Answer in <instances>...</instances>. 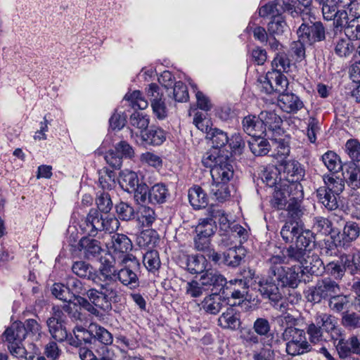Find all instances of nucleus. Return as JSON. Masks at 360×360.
I'll use <instances>...</instances> for the list:
<instances>
[{
	"label": "nucleus",
	"mask_w": 360,
	"mask_h": 360,
	"mask_svg": "<svg viewBox=\"0 0 360 360\" xmlns=\"http://www.w3.org/2000/svg\"><path fill=\"white\" fill-rule=\"evenodd\" d=\"M275 321L283 328L281 339L285 342V352L292 356H300L311 351L306 332L298 328V320L289 313L278 316Z\"/></svg>",
	"instance_id": "obj_1"
},
{
	"label": "nucleus",
	"mask_w": 360,
	"mask_h": 360,
	"mask_svg": "<svg viewBox=\"0 0 360 360\" xmlns=\"http://www.w3.org/2000/svg\"><path fill=\"white\" fill-rule=\"evenodd\" d=\"M286 257L284 254L271 256L266 260V264L269 267L268 274L274 276L278 285L282 287H290L295 288L300 283L302 278L301 267L300 266H293L285 269L283 266Z\"/></svg>",
	"instance_id": "obj_2"
},
{
	"label": "nucleus",
	"mask_w": 360,
	"mask_h": 360,
	"mask_svg": "<svg viewBox=\"0 0 360 360\" xmlns=\"http://www.w3.org/2000/svg\"><path fill=\"white\" fill-rule=\"evenodd\" d=\"M119 226L120 222L115 217L108 216L103 218L97 210L93 209L80 224L82 232L89 236H95L101 231L114 232L118 229Z\"/></svg>",
	"instance_id": "obj_3"
},
{
	"label": "nucleus",
	"mask_w": 360,
	"mask_h": 360,
	"mask_svg": "<svg viewBox=\"0 0 360 360\" xmlns=\"http://www.w3.org/2000/svg\"><path fill=\"white\" fill-rule=\"evenodd\" d=\"M86 296L89 300L103 311H110L112 309V302H119L121 299L116 282L101 284L100 290L91 288L87 290Z\"/></svg>",
	"instance_id": "obj_4"
},
{
	"label": "nucleus",
	"mask_w": 360,
	"mask_h": 360,
	"mask_svg": "<svg viewBox=\"0 0 360 360\" xmlns=\"http://www.w3.org/2000/svg\"><path fill=\"white\" fill-rule=\"evenodd\" d=\"M117 263L121 266V268L117 271V281L130 289H135L139 287L138 272L141 266L139 261L136 257H129L124 262L120 261Z\"/></svg>",
	"instance_id": "obj_5"
},
{
	"label": "nucleus",
	"mask_w": 360,
	"mask_h": 360,
	"mask_svg": "<svg viewBox=\"0 0 360 360\" xmlns=\"http://www.w3.org/2000/svg\"><path fill=\"white\" fill-rule=\"evenodd\" d=\"M339 292L340 288L335 281L324 278L318 281L314 286L309 288L305 292V297L309 302L319 303L322 300L330 299Z\"/></svg>",
	"instance_id": "obj_6"
},
{
	"label": "nucleus",
	"mask_w": 360,
	"mask_h": 360,
	"mask_svg": "<svg viewBox=\"0 0 360 360\" xmlns=\"http://www.w3.org/2000/svg\"><path fill=\"white\" fill-rule=\"evenodd\" d=\"M109 251L111 252L115 262L123 261L128 257H135L130 254L133 244L130 238L122 233H114L111 236L110 242L108 244Z\"/></svg>",
	"instance_id": "obj_7"
},
{
	"label": "nucleus",
	"mask_w": 360,
	"mask_h": 360,
	"mask_svg": "<svg viewBox=\"0 0 360 360\" xmlns=\"http://www.w3.org/2000/svg\"><path fill=\"white\" fill-rule=\"evenodd\" d=\"M297 34L301 41L311 45L325 39L326 30L320 21L311 24L302 22L297 30Z\"/></svg>",
	"instance_id": "obj_8"
},
{
	"label": "nucleus",
	"mask_w": 360,
	"mask_h": 360,
	"mask_svg": "<svg viewBox=\"0 0 360 360\" xmlns=\"http://www.w3.org/2000/svg\"><path fill=\"white\" fill-rule=\"evenodd\" d=\"M279 175V182L300 181L304 176V170L297 161L288 160L281 165Z\"/></svg>",
	"instance_id": "obj_9"
},
{
	"label": "nucleus",
	"mask_w": 360,
	"mask_h": 360,
	"mask_svg": "<svg viewBox=\"0 0 360 360\" xmlns=\"http://www.w3.org/2000/svg\"><path fill=\"white\" fill-rule=\"evenodd\" d=\"M259 119L266 127V134H264L268 139L278 140L276 135H280L282 130L281 125L282 124L281 118L272 111H262L259 115Z\"/></svg>",
	"instance_id": "obj_10"
},
{
	"label": "nucleus",
	"mask_w": 360,
	"mask_h": 360,
	"mask_svg": "<svg viewBox=\"0 0 360 360\" xmlns=\"http://www.w3.org/2000/svg\"><path fill=\"white\" fill-rule=\"evenodd\" d=\"M219 163L210 169L212 182L229 183L233 176V165L227 158H221Z\"/></svg>",
	"instance_id": "obj_11"
},
{
	"label": "nucleus",
	"mask_w": 360,
	"mask_h": 360,
	"mask_svg": "<svg viewBox=\"0 0 360 360\" xmlns=\"http://www.w3.org/2000/svg\"><path fill=\"white\" fill-rule=\"evenodd\" d=\"M322 330L328 334L332 339L337 340L340 336L341 328L338 326L337 319L326 313H317L314 321Z\"/></svg>",
	"instance_id": "obj_12"
},
{
	"label": "nucleus",
	"mask_w": 360,
	"mask_h": 360,
	"mask_svg": "<svg viewBox=\"0 0 360 360\" xmlns=\"http://www.w3.org/2000/svg\"><path fill=\"white\" fill-rule=\"evenodd\" d=\"M277 281L274 276L268 275L266 278L259 281V290L264 297L268 298L271 302H278L282 298Z\"/></svg>",
	"instance_id": "obj_13"
},
{
	"label": "nucleus",
	"mask_w": 360,
	"mask_h": 360,
	"mask_svg": "<svg viewBox=\"0 0 360 360\" xmlns=\"http://www.w3.org/2000/svg\"><path fill=\"white\" fill-rule=\"evenodd\" d=\"M200 281L205 288L212 287V291H220L226 284L225 277L215 269H207L204 271Z\"/></svg>",
	"instance_id": "obj_14"
},
{
	"label": "nucleus",
	"mask_w": 360,
	"mask_h": 360,
	"mask_svg": "<svg viewBox=\"0 0 360 360\" xmlns=\"http://www.w3.org/2000/svg\"><path fill=\"white\" fill-rule=\"evenodd\" d=\"M336 343V349L340 358H346L351 353L360 354V342L356 337L353 336L349 340L342 338V334L338 337Z\"/></svg>",
	"instance_id": "obj_15"
},
{
	"label": "nucleus",
	"mask_w": 360,
	"mask_h": 360,
	"mask_svg": "<svg viewBox=\"0 0 360 360\" xmlns=\"http://www.w3.org/2000/svg\"><path fill=\"white\" fill-rule=\"evenodd\" d=\"M300 266L301 267L302 276L305 274L319 276L325 269L323 261L317 255L314 253L309 254Z\"/></svg>",
	"instance_id": "obj_16"
},
{
	"label": "nucleus",
	"mask_w": 360,
	"mask_h": 360,
	"mask_svg": "<svg viewBox=\"0 0 360 360\" xmlns=\"http://www.w3.org/2000/svg\"><path fill=\"white\" fill-rule=\"evenodd\" d=\"M278 103L279 107L288 113H296L304 107L302 101L292 93L282 94Z\"/></svg>",
	"instance_id": "obj_17"
},
{
	"label": "nucleus",
	"mask_w": 360,
	"mask_h": 360,
	"mask_svg": "<svg viewBox=\"0 0 360 360\" xmlns=\"http://www.w3.org/2000/svg\"><path fill=\"white\" fill-rule=\"evenodd\" d=\"M243 127L245 132L252 138L263 136L266 134V127L262 122L254 115H248L243 120Z\"/></svg>",
	"instance_id": "obj_18"
},
{
	"label": "nucleus",
	"mask_w": 360,
	"mask_h": 360,
	"mask_svg": "<svg viewBox=\"0 0 360 360\" xmlns=\"http://www.w3.org/2000/svg\"><path fill=\"white\" fill-rule=\"evenodd\" d=\"M79 249L87 259L98 257L103 250L98 240L89 237L81 238Z\"/></svg>",
	"instance_id": "obj_19"
},
{
	"label": "nucleus",
	"mask_w": 360,
	"mask_h": 360,
	"mask_svg": "<svg viewBox=\"0 0 360 360\" xmlns=\"http://www.w3.org/2000/svg\"><path fill=\"white\" fill-rule=\"evenodd\" d=\"M252 328L263 340V345H272L274 341V335L270 333L271 325L266 319L257 318L254 321Z\"/></svg>",
	"instance_id": "obj_20"
},
{
	"label": "nucleus",
	"mask_w": 360,
	"mask_h": 360,
	"mask_svg": "<svg viewBox=\"0 0 360 360\" xmlns=\"http://www.w3.org/2000/svg\"><path fill=\"white\" fill-rule=\"evenodd\" d=\"M219 326L225 329L236 330L240 325V316L233 307H229L218 319Z\"/></svg>",
	"instance_id": "obj_21"
},
{
	"label": "nucleus",
	"mask_w": 360,
	"mask_h": 360,
	"mask_svg": "<svg viewBox=\"0 0 360 360\" xmlns=\"http://www.w3.org/2000/svg\"><path fill=\"white\" fill-rule=\"evenodd\" d=\"M101 265L99 268V279L103 283L116 282L117 271L115 267V262H110L105 257L101 258Z\"/></svg>",
	"instance_id": "obj_22"
},
{
	"label": "nucleus",
	"mask_w": 360,
	"mask_h": 360,
	"mask_svg": "<svg viewBox=\"0 0 360 360\" xmlns=\"http://www.w3.org/2000/svg\"><path fill=\"white\" fill-rule=\"evenodd\" d=\"M141 139L148 145L160 146L166 140V134L161 128L152 126L141 134Z\"/></svg>",
	"instance_id": "obj_23"
},
{
	"label": "nucleus",
	"mask_w": 360,
	"mask_h": 360,
	"mask_svg": "<svg viewBox=\"0 0 360 360\" xmlns=\"http://www.w3.org/2000/svg\"><path fill=\"white\" fill-rule=\"evenodd\" d=\"M117 180L120 187L129 193L132 192L139 183L136 173L128 169L121 171Z\"/></svg>",
	"instance_id": "obj_24"
},
{
	"label": "nucleus",
	"mask_w": 360,
	"mask_h": 360,
	"mask_svg": "<svg viewBox=\"0 0 360 360\" xmlns=\"http://www.w3.org/2000/svg\"><path fill=\"white\" fill-rule=\"evenodd\" d=\"M188 197L194 209L205 208L207 205V194L198 186H194L188 190Z\"/></svg>",
	"instance_id": "obj_25"
},
{
	"label": "nucleus",
	"mask_w": 360,
	"mask_h": 360,
	"mask_svg": "<svg viewBox=\"0 0 360 360\" xmlns=\"http://www.w3.org/2000/svg\"><path fill=\"white\" fill-rule=\"evenodd\" d=\"M301 223L285 222L281 230V236L286 243H294L303 229Z\"/></svg>",
	"instance_id": "obj_26"
},
{
	"label": "nucleus",
	"mask_w": 360,
	"mask_h": 360,
	"mask_svg": "<svg viewBox=\"0 0 360 360\" xmlns=\"http://www.w3.org/2000/svg\"><path fill=\"white\" fill-rule=\"evenodd\" d=\"M316 195L319 202H321L327 210H335L338 207V197L332 192H329L326 188L321 187L316 191Z\"/></svg>",
	"instance_id": "obj_27"
},
{
	"label": "nucleus",
	"mask_w": 360,
	"mask_h": 360,
	"mask_svg": "<svg viewBox=\"0 0 360 360\" xmlns=\"http://www.w3.org/2000/svg\"><path fill=\"white\" fill-rule=\"evenodd\" d=\"M243 255L242 248L236 245L224 252L223 263L227 266L236 267L240 264Z\"/></svg>",
	"instance_id": "obj_28"
},
{
	"label": "nucleus",
	"mask_w": 360,
	"mask_h": 360,
	"mask_svg": "<svg viewBox=\"0 0 360 360\" xmlns=\"http://www.w3.org/2000/svg\"><path fill=\"white\" fill-rule=\"evenodd\" d=\"M282 186L285 189L290 202H301L304 198L303 187L300 181H282Z\"/></svg>",
	"instance_id": "obj_29"
},
{
	"label": "nucleus",
	"mask_w": 360,
	"mask_h": 360,
	"mask_svg": "<svg viewBox=\"0 0 360 360\" xmlns=\"http://www.w3.org/2000/svg\"><path fill=\"white\" fill-rule=\"evenodd\" d=\"M169 195V191L164 184H155L149 189V202L152 204L163 203Z\"/></svg>",
	"instance_id": "obj_30"
},
{
	"label": "nucleus",
	"mask_w": 360,
	"mask_h": 360,
	"mask_svg": "<svg viewBox=\"0 0 360 360\" xmlns=\"http://www.w3.org/2000/svg\"><path fill=\"white\" fill-rule=\"evenodd\" d=\"M224 301L217 292L206 297L202 302V308L207 313L217 314L221 310Z\"/></svg>",
	"instance_id": "obj_31"
},
{
	"label": "nucleus",
	"mask_w": 360,
	"mask_h": 360,
	"mask_svg": "<svg viewBox=\"0 0 360 360\" xmlns=\"http://www.w3.org/2000/svg\"><path fill=\"white\" fill-rule=\"evenodd\" d=\"M207 260L202 255H189L186 259V269L193 274L205 271Z\"/></svg>",
	"instance_id": "obj_32"
},
{
	"label": "nucleus",
	"mask_w": 360,
	"mask_h": 360,
	"mask_svg": "<svg viewBox=\"0 0 360 360\" xmlns=\"http://www.w3.org/2000/svg\"><path fill=\"white\" fill-rule=\"evenodd\" d=\"M207 136L212 141V148L217 150L224 147L229 141L227 134L217 128H210Z\"/></svg>",
	"instance_id": "obj_33"
},
{
	"label": "nucleus",
	"mask_w": 360,
	"mask_h": 360,
	"mask_svg": "<svg viewBox=\"0 0 360 360\" xmlns=\"http://www.w3.org/2000/svg\"><path fill=\"white\" fill-rule=\"evenodd\" d=\"M27 328L22 323H14L11 327L8 328L4 335L6 341L22 342L26 337Z\"/></svg>",
	"instance_id": "obj_34"
},
{
	"label": "nucleus",
	"mask_w": 360,
	"mask_h": 360,
	"mask_svg": "<svg viewBox=\"0 0 360 360\" xmlns=\"http://www.w3.org/2000/svg\"><path fill=\"white\" fill-rule=\"evenodd\" d=\"M324 186L323 188L327 189L328 191L332 192L339 196L345 188V181L342 178L335 176L334 175H324Z\"/></svg>",
	"instance_id": "obj_35"
},
{
	"label": "nucleus",
	"mask_w": 360,
	"mask_h": 360,
	"mask_svg": "<svg viewBox=\"0 0 360 360\" xmlns=\"http://www.w3.org/2000/svg\"><path fill=\"white\" fill-rule=\"evenodd\" d=\"M217 230L216 221L211 217L200 220L195 228L197 236L209 238L214 235Z\"/></svg>",
	"instance_id": "obj_36"
},
{
	"label": "nucleus",
	"mask_w": 360,
	"mask_h": 360,
	"mask_svg": "<svg viewBox=\"0 0 360 360\" xmlns=\"http://www.w3.org/2000/svg\"><path fill=\"white\" fill-rule=\"evenodd\" d=\"M267 79L273 84L274 92L283 93L288 86L287 77L281 72L274 70L268 72Z\"/></svg>",
	"instance_id": "obj_37"
},
{
	"label": "nucleus",
	"mask_w": 360,
	"mask_h": 360,
	"mask_svg": "<svg viewBox=\"0 0 360 360\" xmlns=\"http://www.w3.org/2000/svg\"><path fill=\"white\" fill-rule=\"evenodd\" d=\"M207 216L211 217L213 220L218 219L221 229L227 231L231 228V224L224 212L218 206L211 205L207 210Z\"/></svg>",
	"instance_id": "obj_38"
},
{
	"label": "nucleus",
	"mask_w": 360,
	"mask_h": 360,
	"mask_svg": "<svg viewBox=\"0 0 360 360\" xmlns=\"http://www.w3.org/2000/svg\"><path fill=\"white\" fill-rule=\"evenodd\" d=\"M250 150L256 156H263L269 151V143L263 136L251 138L248 141Z\"/></svg>",
	"instance_id": "obj_39"
},
{
	"label": "nucleus",
	"mask_w": 360,
	"mask_h": 360,
	"mask_svg": "<svg viewBox=\"0 0 360 360\" xmlns=\"http://www.w3.org/2000/svg\"><path fill=\"white\" fill-rule=\"evenodd\" d=\"M350 301L347 296L340 294H335L329 299L328 307L334 312H341L349 309Z\"/></svg>",
	"instance_id": "obj_40"
},
{
	"label": "nucleus",
	"mask_w": 360,
	"mask_h": 360,
	"mask_svg": "<svg viewBox=\"0 0 360 360\" xmlns=\"http://www.w3.org/2000/svg\"><path fill=\"white\" fill-rule=\"evenodd\" d=\"M294 243L297 246L302 248L304 250L311 253V250L315 245L313 233L310 230L303 228Z\"/></svg>",
	"instance_id": "obj_41"
},
{
	"label": "nucleus",
	"mask_w": 360,
	"mask_h": 360,
	"mask_svg": "<svg viewBox=\"0 0 360 360\" xmlns=\"http://www.w3.org/2000/svg\"><path fill=\"white\" fill-rule=\"evenodd\" d=\"M143 263L148 271L152 273L157 271L161 265L158 252L155 250L147 251L143 255Z\"/></svg>",
	"instance_id": "obj_42"
},
{
	"label": "nucleus",
	"mask_w": 360,
	"mask_h": 360,
	"mask_svg": "<svg viewBox=\"0 0 360 360\" xmlns=\"http://www.w3.org/2000/svg\"><path fill=\"white\" fill-rule=\"evenodd\" d=\"M288 202L289 203V198L285 189L282 186V181L279 182V186H276L271 200V204L274 208L283 210L286 207Z\"/></svg>",
	"instance_id": "obj_43"
},
{
	"label": "nucleus",
	"mask_w": 360,
	"mask_h": 360,
	"mask_svg": "<svg viewBox=\"0 0 360 360\" xmlns=\"http://www.w3.org/2000/svg\"><path fill=\"white\" fill-rule=\"evenodd\" d=\"M91 333H93V339L97 340L105 345H110L113 341L112 334L96 323H91Z\"/></svg>",
	"instance_id": "obj_44"
},
{
	"label": "nucleus",
	"mask_w": 360,
	"mask_h": 360,
	"mask_svg": "<svg viewBox=\"0 0 360 360\" xmlns=\"http://www.w3.org/2000/svg\"><path fill=\"white\" fill-rule=\"evenodd\" d=\"M240 339L246 347H252L258 345L259 342L263 344V340L256 333L255 330L249 328H243L240 330Z\"/></svg>",
	"instance_id": "obj_45"
},
{
	"label": "nucleus",
	"mask_w": 360,
	"mask_h": 360,
	"mask_svg": "<svg viewBox=\"0 0 360 360\" xmlns=\"http://www.w3.org/2000/svg\"><path fill=\"white\" fill-rule=\"evenodd\" d=\"M349 186L353 188H360V167L355 162H350L345 171Z\"/></svg>",
	"instance_id": "obj_46"
},
{
	"label": "nucleus",
	"mask_w": 360,
	"mask_h": 360,
	"mask_svg": "<svg viewBox=\"0 0 360 360\" xmlns=\"http://www.w3.org/2000/svg\"><path fill=\"white\" fill-rule=\"evenodd\" d=\"M340 262L344 265L345 271L354 274L360 271V252L354 254L352 257L342 255L340 257Z\"/></svg>",
	"instance_id": "obj_47"
},
{
	"label": "nucleus",
	"mask_w": 360,
	"mask_h": 360,
	"mask_svg": "<svg viewBox=\"0 0 360 360\" xmlns=\"http://www.w3.org/2000/svg\"><path fill=\"white\" fill-rule=\"evenodd\" d=\"M155 210L146 205H141L138 209V218L143 226L149 227L156 219Z\"/></svg>",
	"instance_id": "obj_48"
},
{
	"label": "nucleus",
	"mask_w": 360,
	"mask_h": 360,
	"mask_svg": "<svg viewBox=\"0 0 360 360\" xmlns=\"http://www.w3.org/2000/svg\"><path fill=\"white\" fill-rule=\"evenodd\" d=\"M286 212L288 218L286 222L300 223L301 218L304 215V209L301 206V202H290Z\"/></svg>",
	"instance_id": "obj_49"
},
{
	"label": "nucleus",
	"mask_w": 360,
	"mask_h": 360,
	"mask_svg": "<svg viewBox=\"0 0 360 360\" xmlns=\"http://www.w3.org/2000/svg\"><path fill=\"white\" fill-rule=\"evenodd\" d=\"M353 7L349 9H340L333 20L334 27L336 29H344L345 31V27L347 26L350 19L356 15V13L352 12Z\"/></svg>",
	"instance_id": "obj_50"
},
{
	"label": "nucleus",
	"mask_w": 360,
	"mask_h": 360,
	"mask_svg": "<svg viewBox=\"0 0 360 360\" xmlns=\"http://www.w3.org/2000/svg\"><path fill=\"white\" fill-rule=\"evenodd\" d=\"M98 182L103 189L111 190L115 188L116 174L113 171L103 168L98 172Z\"/></svg>",
	"instance_id": "obj_51"
},
{
	"label": "nucleus",
	"mask_w": 360,
	"mask_h": 360,
	"mask_svg": "<svg viewBox=\"0 0 360 360\" xmlns=\"http://www.w3.org/2000/svg\"><path fill=\"white\" fill-rule=\"evenodd\" d=\"M210 193L219 202L228 200L231 196L229 183L212 182L210 186Z\"/></svg>",
	"instance_id": "obj_52"
},
{
	"label": "nucleus",
	"mask_w": 360,
	"mask_h": 360,
	"mask_svg": "<svg viewBox=\"0 0 360 360\" xmlns=\"http://www.w3.org/2000/svg\"><path fill=\"white\" fill-rule=\"evenodd\" d=\"M348 37L337 39L335 42V52L340 57H348L354 51V46Z\"/></svg>",
	"instance_id": "obj_53"
},
{
	"label": "nucleus",
	"mask_w": 360,
	"mask_h": 360,
	"mask_svg": "<svg viewBox=\"0 0 360 360\" xmlns=\"http://www.w3.org/2000/svg\"><path fill=\"white\" fill-rule=\"evenodd\" d=\"M290 65V59L284 51L278 52L271 62L272 70L281 73L288 72Z\"/></svg>",
	"instance_id": "obj_54"
},
{
	"label": "nucleus",
	"mask_w": 360,
	"mask_h": 360,
	"mask_svg": "<svg viewBox=\"0 0 360 360\" xmlns=\"http://www.w3.org/2000/svg\"><path fill=\"white\" fill-rule=\"evenodd\" d=\"M231 283L235 285L231 292V297L243 301L247 300L249 288L247 280L235 279L233 281H231Z\"/></svg>",
	"instance_id": "obj_55"
},
{
	"label": "nucleus",
	"mask_w": 360,
	"mask_h": 360,
	"mask_svg": "<svg viewBox=\"0 0 360 360\" xmlns=\"http://www.w3.org/2000/svg\"><path fill=\"white\" fill-rule=\"evenodd\" d=\"M46 325L53 338L57 341H63L67 336V333L63 328L62 324L55 318H50L46 321Z\"/></svg>",
	"instance_id": "obj_56"
},
{
	"label": "nucleus",
	"mask_w": 360,
	"mask_h": 360,
	"mask_svg": "<svg viewBox=\"0 0 360 360\" xmlns=\"http://www.w3.org/2000/svg\"><path fill=\"white\" fill-rule=\"evenodd\" d=\"M227 155H222L221 150L216 148H211L209 151L206 152L202 158V163L206 167L210 169L214 168V165L219 163V160H221V158H227Z\"/></svg>",
	"instance_id": "obj_57"
},
{
	"label": "nucleus",
	"mask_w": 360,
	"mask_h": 360,
	"mask_svg": "<svg viewBox=\"0 0 360 360\" xmlns=\"http://www.w3.org/2000/svg\"><path fill=\"white\" fill-rule=\"evenodd\" d=\"M345 34L352 40L360 39V14L350 19L349 24L345 27Z\"/></svg>",
	"instance_id": "obj_58"
},
{
	"label": "nucleus",
	"mask_w": 360,
	"mask_h": 360,
	"mask_svg": "<svg viewBox=\"0 0 360 360\" xmlns=\"http://www.w3.org/2000/svg\"><path fill=\"white\" fill-rule=\"evenodd\" d=\"M72 270L75 274L80 278L91 279L94 276L92 266L83 261L74 262Z\"/></svg>",
	"instance_id": "obj_59"
},
{
	"label": "nucleus",
	"mask_w": 360,
	"mask_h": 360,
	"mask_svg": "<svg viewBox=\"0 0 360 360\" xmlns=\"http://www.w3.org/2000/svg\"><path fill=\"white\" fill-rule=\"evenodd\" d=\"M322 160L330 172H338L342 167L338 156L333 151H328L323 154Z\"/></svg>",
	"instance_id": "obj_60"
},
{
	"label": "nucleus",
	"mask_w": 360,
	"mask_h": 360,
	"mask_svg": "<svg viewBox=\"0 0 360 360\" xmlns=\"http://www.w3.org/2000/svg\"><path fill=\"white\" fill-rule=\"evenodd\" d=\"M124 99L130 102V105L133 108L144 110L148 105V101L142 96L140 91L127 94Z\"/></svg>",
	"instance_id": "obj_61"
},
{
	"label": "nucleus",
	"mask_w": 360,
	"mask_h": 360,
	"mask_svg": "<svg viewBox=\"0 0 360 360\" xmlns=\"http://www.w3.org/2000/svg\"><path fill=\"white\" fill-rule=\"evenodd\" d=\"M130 124L141 130V134L143 133V130H146L150 123L149 117L142 112H134L132 113L129 118Z\"/></svg>",
	"instance_id": "obj_62"
},
{
	"label": "nucleus",
	"mask_w": 360,
	"mask_h": 360,
	"mask_svg": "<svg viewBox=\"0 0 360 360\" xmlns=\"http://www.w3.org/2000/svg\"><path fill=\"white\" fill-rule=\"evenodd\" d=\"M51 294L60 300L64 302H71L72 300V295L70 293V291L66 287V285H63L60 283H56L53 285L51 288Z\"/></svg>",
	"instance_id": "obj_63"
},
{
	"label": "nucleus",
	"mask_w": 360,
	"mask_h": 360,
	"mask_svg": "<svg viewBox=\"0 0 360 360\" xmlns=\"http://www.w3.org/2000/svg\"><path fill=\"white\" fill-rule=\"evenodd\" d=\"M309 254H311V252L304 250L302 248L298 247L295 244L291 245L286 249V256L291 261L297 262L300 264Z\"/></svg>",
	"instance_id": "obj_64"
}]
</instances>
